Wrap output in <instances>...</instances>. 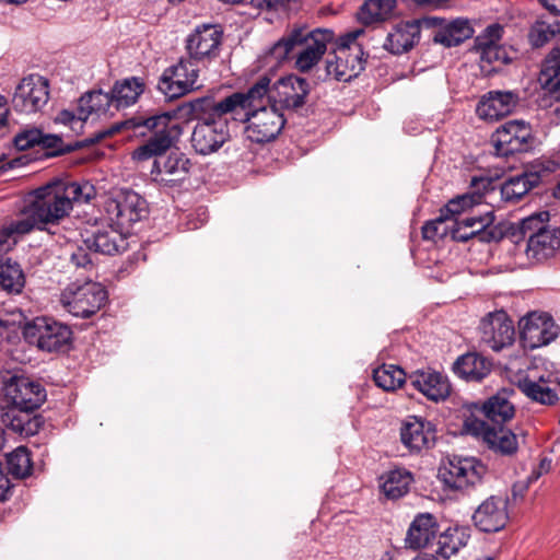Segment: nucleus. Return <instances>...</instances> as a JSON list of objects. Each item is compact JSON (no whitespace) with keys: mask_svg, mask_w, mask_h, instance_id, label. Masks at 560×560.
I'll return each mask as SVG.
<instances>
[{"mask_svg":"<svg viewBox=\"0 0 560 560\" xmlns=\"http://www.w3.org/2000/svg\"><path fill=\"white\" fill-rule=\"evenodd\" d=\"M96 189L90 182L55 180L31 191L21 210V217L12 221L9 234H26L33 230H46L68 217L74 206L90 203Z\"/></svg>","mask_w":560,"mask_h":560,"instance_id":"1","label":"nucleus"},{"mask_svg":"<svg viewBox=\"0 0 560 560\" xmlns=\"http://www.w3.org/2000/svg\"><path fill=\"white\" fill-rule=\"evenodd\" d=\"M176 116L177 112L171 110L133 120L135 128H144L151 133L149 139L133 151V160L145 161L155 158L151 170L153 180L168 186L186 179L191 167L190 160L183 152L173 151L164 155L178 142L183 133V127L176 120Z\"/></svg>","mask_w":560,"mask_h":560,"instance_id":"2","label":"nucleus"},{"mask_svg":"<svg viewBox=\"0 0 560 560\" xmlns=\"http://www.w3.org/2000/svg\"><path fill=\"white\" fill-rule=\"evenodd\" d=\"M332 39L330 30L308 32L306 28H295L271 47L270 55L281 61L298 49L295 67L301 72H307L319 61Z\"/></svg>","mask_w":560,"mask_h":560,"instance_id":"3","label":"nucleus"},{"mask_svg":"<svg viewBox=\"0 0 560 560\" xmlns=\"http://www.w3.org/2000/svg\"><path fill=\"white\" fill-rule=\"evenodd\" d=\"M362 34L363 30L358 28L341 35L336 40L334 51L326 59L325 69L317 71L318 80L334 79L348 82L364 70V52L361 45L357 43L358 37Z\"/></svg>","mask_w":560,"mask_h":560,"instance_id":"4","label":"nucleus"},{"mask_svg":"<svg viewBox=\"0 0 560 560\" xmlns=\"http://www.w3.org/2000/svg\"><path fill=\"white\" fill-rule=\"evenodd\" d=\"M201 101H217L211 96L200 97L190 103L191 113L198 122L191 133V145L200 155H209L217 152L230 140V130L226 115H217L206 109V105L198 106Z\"/></svg>","mask_w":560,"mask_h":560,"instance_id":"5","label":"nucleus"},{"mask_svg":"<svg viewBox=\"0 0 560 560\" xmlns=\"http://www.w3.org/2000/svg\"><path fill=\"white\" fill-rule=\"evenodd\" d=\"M271 79L264 74L246 91L234 92L219 101H201L198 106L206 105V109L217 115L246 116L247 112L262 107L264 98H269Z\"/></svg>","mask_w":560,"mask_h":560,"instance_id":"6","label":"nucleus"},{"mask_svg":"<svg viewBox=\"0 0 560 560\" xmlns=\"http://www.w3.org/2000/svg\"><path fill=\"white\" fill-rule=\"evenodd\" d=\"M23 334L30 345L46 352L65 350L72 339L69 326L45 316L34 318L25 326Z\"/></svg>","mask_w":560,"mask_h":560,"instance_id":"7","label":"nucleus"},{"mask_svg":"<svg viewBox=\"0 0 560 560\" xmlns=\"http://www.w3.org/2000/svg\"><path fill=\"white\" fill-rule=\"evenodd\" d=\"M106 299L104 287L93 281L83 284L70 283L60 295L62 306L73 316L82 318L97 313Z\"/></svg>","mask_w":560,"mask_h":560,"instance_id":"8","label":"nucleus"},{"mask_svg":"<svg viewBox=\"0 0 560 560\" xmlns=\"http://www.w3.org/2000/svg\"><path fill=\"white\" fill-rule=\"evenodd\" d=\"M232 119L246 122L245 135L255 143H267L275 140L284 127L283 114L276 105L259 107L246 113V116H231Z\"/></svg>","mask_w":560,"mask_h":560,"instance_id":"9","label":"nucleus"},{"mask_svg":"<svg viewBox=\"0 0 560 560\" xmlns=\"http://www.w3.org/2000/svg\"><path fill=\"white\" fill-rule=\"evenodd\" d=\"M199 71L192 60L182 58L176 65L163 71L158 89L168 100L179 98L201 86L198 82Z\"/></svg>","mask_w":560,"mask_h":560,"instance_id":"10","label":"nucleus"},{"mask_svg":"<svg viewBox=\"0 0 560 560\" xmlns=\"http://www.w3.org/2000/svg\"><path fill=\"white\" fill-rule=\"evenodd\" d=\"M487 469L474 457H453L439 469V478L452 490H466L482 479Z\"/></svg>","mask_w":560,"mask_h":560,"instance_id":"11","label":"nucleus"},{"mask_svg":"<svg viewBox=\"0 0 560 560\" xmlns=\"http://www.w3.org/2000/svg\"><path fill=\"white\" fill-rule=\"evenodd\" d=\"M46 399L45 388L24 375H12L3 382L2 402L7 407L37 409Z\"/></svg>","mask_w":560,"mask_h":560,"instance_id":"12","label":"nucleus"},{"mask_svg":"<svg viewBox=\"0 0 560 560\" xmlns=\"http://www.w3.org/2000/svg\"><path fill=\"white\" fill-rule=\"evenodd\" d=\"M491 142L499 156L527 152L533 144L530 126L524 120H509L497 128Z\"/></svg>","mask_w":560,"mask_h":560,"instance_id":"13","label":"nucleus"},{"mask_svg":"<svg viewBox=\"0 0 560 560\" xmlns=\"http://www.w3.org/2000/svg\"><path fill=\"white\" fill-rule=\"evenodd\" d=\"M105 210L109 220L121 231L129 230L148 215L147 201L132 190L122 191L107 200Z\"/></svg>","mask_w":560,"mask_h":560,"instance_id":"14","label":"nucleus"},{"mask_svg":"<svg viewBox=\"0 0 560 560\" xmlns=\"http://www.w3.org/2000/svg\"><path fill=\"white\" fill-rule=\"evenodd\" d=\"M520 339L525 348L536 349L552 342L559 335V326L545 312H530L518 322Z\"/></svg>","mask_w":560,"mask_h":560,"instance_id":"15","label":"nucleus"},{"mask_svg":"<svg viewBox=\"0 0 560 560\" xmlns=\"http://www.w3.org/2000/svg\"><path fill=\"white\" fill-rule=\"evenodd\" d=\"M465 427L470 434L481 439L497 454L512 456L518 450L516 434L504 424L491 425L479 419H468Z\"/></svg>","mask_w":560,"mask_h":560,"instance_id":"16","label":"nucleus"},{"mask_svg":"<svg viewBox=\"0 0 560 560\" xmlns=\"http://www.w3.org/2000/svg\"><path fill=\"white\" fill-rule=\"evenodd\" d=\"M49 100V82L39 74H30L21 80L12 97L14 110L32 114L40 110Z\"/></svg>","mask_w":560,"mask_h":560,"instance_id":"17","label":"nucleus"},{"mask_svg":"<svg viewBox=\"0 0 560 560\" xmlns=\"http://www.w3.org/2000/svg\"><path fill=\"white\" fill-rule=\"evenodd\" d=\"M223 30L218 24L197 26L186 40L188 59L196 65L207 63L219 56Z\"/></svg>","mask_w":560,"mask_h":560,"instance_id":"18","label":"nucleus"},{"mask_svg":"<svg viewBox=\"0 0 560 560\" xmlns=\"http://www.w3.org/2000/svg\"><path fill=\"white\" fill-rule=\"evenodd\" d=\"M480 340L493 351L510 347L515 339L512 319L504 311L487 314L480 322Z\"/></svg>","mask_w":560,"mask_h":560,"instance_id":"19","label":"nucleus"},{"mask_svg":"<svg viewBox=\"0 0 560 560\" xmlns=\"http://www.w3.org/2000/svg\"><path fill=\"white\" fill-rule=\"evenodd\" d=\"M494 215L487 212L483 215L465 217L453 222L452 240L467 242L478 240L482 243L499 241L501 232L493 225Z\"/></svg>","mask_w":560,"mask_h":560,"instance_id":"20","label":"nucleus"},{"mask_svg":"<svg viewBox=\"0 0 560 560\" xmlns=\"http://www.w3.org/2000/svg\"><path fill=\"white\" fill-rule=\"evenodd\" d=\"M439 23L441 21L435 16L400 22L388 33L384 48L394 55L407 52L419 42L422 27L435 28Z\"/></svg>","mask_w":560,"mask_h":560,"instance_id":"21","label":"nucleus"},{"mask_svg":"<svg viewBox=\"0 0 560 560\" xmlns=\"http://www.w3.org/2000/svg\"><path fill=\"white\" fill-rule=\"evenodd\" d=\"M471 518L480 532H500L509 521L508 501L502 497L491 495L478 505Z\"/></svg>","mask_w":560,"mask_h":560,"instance_id":"22","label":"nucleus"},{"mask_svg":"<svg viewBox=\"0 0 560 560\" xmlns=\"http://www.w3.org/2000/svg\"><path fill=\"white\" fill-rule=\"evenodd\" d=\"M400 441L411 453H419L434 445L435 431L429 421L408 417L400 427Z\"/></svg>","mask_w":560,"mask_h":560,"instance_id":"23","label":"nucleus"},{"mask_svg":"<svg viewBox=\"0 0 560 560\" xmlns=\"http://www.w3.org/2000/svg\"><path fill=\"white\" fill-rule=\"evenodd\" d=\"M410 385L432 401L445 400L451 394L446 375L431 370H417L409 375Z\"/></svg>","mask_w":560,"mask_h":560,"instance_id":"24","label":"nucleus"},{"mask_svg":"<svg viewBox=\"0 0 560 560\" xmlns=\"http://www.w3.org/2000/svg\"><path fill=\"white\" fill-rule=\"evenodd\" d=\"M518 103V95L512 91H490L477 106V115L488 121L510 115Z\"/></svg>","mask_w":560,"mask_h":560,"instance_id":"25","label":"nucleus"},{"mask_svg":"<svg viewBox=\"0 0 560 560\" xmlns=\"http://www.w3.org/2000/svg\"><path fill=\"white\" fill-rule=\"evenodd\" d=\"M560 250V229L551 230L527 240L525 255L529 264L536 265L553 258Z\"/></svg>","mask_w":560,"mask_h":560,"instance_id":"26","label":"nucleus"},{"mask_svg":"<svg viewBox=\"0 0 560 560\" xmlns=\"http://www.w3.org/2000/svg\"><path fill=\"white\" fill-rule=\"evenodd\" d=\"M35 409L19 407H2L1 421L3 425L20 435L31 436L36 434L43 425L39 416H32Z\"/></svg>","mask_w":560,"mask_h":560,"instance_id":"27","label":"nucleus"},{"mask_svg":"<svg viewBox=\"0 0 560 560\" xmlns=\"http://www.w3.org/2000/svg\"><path fill=\"white\" fill-rule=\"evenodd\" d=\"M550 382V375L527 374L517 380V388L532 401L551 406L558 400L557 393L547 384Z\"/></svg>","mask_w":560,"mask_h":560,"instance_id":"28","label":"nucleus"},{"mask_svg":"<svg viewBox=\"0 0 560 560\" xmlns=\"http://www.w3.org/2000/svg\"><path fill=\"white\" fill-rule=\"evenodd\" d=\"M492 363L485 357L468 352L459 357L453 366L457 376L467 382H480L491 372Z\"/></svg>","mask_w":560,"mask_h":560,"instance_id":"29","label":"nucleus"},{"mask_svg":"<svg viewBox=\"0 0 560 560\" xmlns=\"http://www.w3.org/2000/svg\"><path fill=\"white\" fill-rule=\"evenodd\" d=\"M438 524L430 513H421L415 517L406 536V544L411 549L427 547L435 537Z\"/></svg>","mask_w":560,"mask_h":560,"instance_id":"30","label":"nucleus"},{"mask_svg":"<svg viewBox=\"0 0 560 560\" xmlns=\"http://www.w3.org/2000/svg\"><path fill=\"white\" fill-rule=\"evenodd\" d=\"M439 20L441 23L435 26L438 30L434 31L433 40L445 47L458 46L474 34V30L467 20L457 19L447 23L442 19Z\"/></svg>","mask_w":560,"mask_h":560,"instance_id":"31","label":"nucleus"},{"mask_svg":"<svg viewBox=\"0 0 560 560\" xmlns=\"http://www.w3.org/2000/svg\"><path fill=\"white\" fill-rule=\"evenodd\" d=\"M491 179L488 177H472L470 180L474 192H468L458 196L450 200L441 211H444L452 220H458L456 215L471 208L475 205H479L482 200L481 190H487L491 186Z\"/></svg>","mask_w":560,"mask_h":560,"instance_id":"32","label":"nucleus"},{"mask_svg":"<svg viewBox=\"0 0 560 560\" xmlns=\"http://www.w3.org/2000/svg\"><path fill=\"white\" fill-rule=\"evenodd\" d=\"M539 84L552 98L560 100V45L546 56L538 78Z\"/></svg>","mask_w":560,"mask_h":560,"instance_id":"33","label":"nucleus"},{"mask_svg":"<svg viewBox=\"0 0 560 560\" xmlns=\"http://www.w3.org/2000/svg\"><path fill=\"white\" fill-rule=\"evenodd\" d=\"M278 84L282 89L281 102L287 108L296 109L305 104L306 96L310 93V83L307 80L291 74L281 78Z\"/></svg>","mask_w":560,"mask_h":560,"instance_id":"34","label":"nucleus"},{"mask_svg":"<svg viewBox=\"0 0 560 560\" xmlns=\"http://www.w3.org/2000/svg\"><path fill=\"white\" fill-rule=\"evenodd\" d=\"M486 417L485 422L491 425L504 424L514 417V405L509 400L505 392H500L488 398L481 407Z\"/></svg>","mask_w":560,"mask_h":560,"instance_id":"35","label":"nucleus"},{"mask_svg":"<svg viewBox=\"0 0 560 560\" xmlns=\"http://www.w3.org/2000/svg\"><path fill=\"white\" fill-rule=\"evenodd\" d=\"M397 0H365L358 12V20L364 25L382 23L392 19Z\"/></svg>","mask_w":560,"mask_h":560,"instance_id":"36","label":"nucleus"},{"mask_svg":"<svg viewBox=\"0 0 560 560\" xmlns=\"http://www.w3.org/2000/svg\"><path fill=\"white\" fill-rule=\"evenodd\" d=\"M143 91V81L139 78L132 77L117 81L110 93L116 108H120L135 104Z\"/></svg>","mask_w":560,"mask_h":560,"instance_id":"37","label":"nucleus"},{"mask_svg":"<svg viewBox=\"0 0 560 560\" xmlns=\"http://www.w3.org/2000/svg\"><path fill=\"white\" fill-rule=\"evenodd\" d=\"M113 104L110 92H103L102 90L90 91L80 97L78 110L81 118L88 119L92 114L98 116L107 114Z\"/></svg>","mask_w":560,"mask_h":560,"instance_id":"38","label":"nucleus"},{"mask_svg":"<svg viewBox=\"0 0 560 560\" xmlns=\"http://www.w3.org/2000/svg\"><path fill=\"white\" fill-rule=\"evenodd\" d=\"M86 247L89 249H93L96 253L113 255L122 247L125 240L121 234L116 230L103 229L97 230L91 237H88L85 241Z\"/></svg>","mask_w":560,"mask_h":560,"instance_id":"39","label":"nucleus"},{"mask_svg":"<svg viewBox=\"0 0 560 560\" xmlns=\"http://www.w3.org/2000/svg\"><path fill=\"white\" fill-rule=\"evenodd\" d=\"M469 538L470 534L467 528L450 527L439 537L438 553L444 559H450L467 545Z\"/></svg>","mask_w":560,"mask_h":560,"instance_id":"40","label":"nucleus"},{"mask_svg":"<svg viewBox=\"0 0 560 560\" xmlns=\"http://www.w3.org/2000/svg\"><path fill=\"white\" fill-rule=\"evenodd\" d=\"M538 183L535 174H521L506 179L501 186V197L506 202H517Z\"/></svg>","mask_w":560,"mask_h":560,"instance_id":"41","label":"nucleus"},{"mask_svg":"<svg viewBox=\"0 0 560 560\" xmlns=\"http://www.w3.org/2000/svg\"><path fill=\"white\" fill-rule=\"evenodd\" d=\"M381 490L388 499H399L408 491L412 482L411 474L406 469H394L382 477Z\"/></svg>","mask_w":560,"mask_h":560,"instance_id":"42","label":"nucleus"},{"mask_svg":"<svg viewBox=\"0 0 560 560\" xmlns=\"http://www.w3.org/2000/svg\"><path fill=\"white\" fill-rule=\"evenodd\" d=\"M25 285V276L21 266L8 258L0 261V287L8 293L19 294Z\"/></svg>","mask_w":560,"mask_h":560,"instance_id":"43","label":"nucleus"},{"mask_svg":"<svg viewBox=\"0 0 560 560\" xmlns=\"http://www.w3.org/2000/svg\"><path fill=\"white\" fill-rule=\"evenodd\" d=\"M375 385L385 392H394L406 382L405 371L395 364H383L373 371Z\"/></svg>","mask_w":560,"mask_h":560,"instance_id":"44","label":"nucleus"},{"mask_svg":"<svg viewBox=\"0 0 560 560\" xmlns=\"http://www.w3.org/2000/svg\"><path fill=\"white\" fill-rule=\"evenodd\" d=\"M7 464L9 472L18 479L28 477L33 469L30 452L25 446H19L8 454Z\"/></svg>","mask_w":560,"mask_h":560,"instance_id":"45","label":"nucleus"},{"mask_svg":"<svg viewBox=\"0 0 560 560\" xmlns=\"http://www.w3.org/2000/svg\"><path fill=\"white\" fill-rule=\"evenodd\" d=\"M556 35L560 36V22L548 23L542 20H537L529 28L528 40L533 47L539 48L546 45Z\"/></svg>","mask_w":560,"mask_h":560,"instance_id":"46","label":"nucleus"},{"mask_svg":"<svg viewBox=\"0 0 560 560\" xmlns=\"http://www.w3.org/2000/svg\"><path fill=\"white\" fill-rule=\"evenodd\" d=\"M444 211H440V215L431 221L425 222L422 226V236L428 241H436L452 236L453 222Z\"/></svg>","mask_w":560,"mask_h":560,"instance_id":"47","label":"nucleus"},{"mask_svg":"<svg viewBox=\"0 0 560 560\" xmlns=\"http://www.w3.org/2000/svg\"><path fill=\"white\" fill-rule=\"evenodd\" d=\"M504 27L499 23L488 25L476 38L472 50L479 56L501 44Z\"/></svg>","mask_w":560,"mask_h":560,"instance_id":"48","label":"nucleus"},{"mask_svg":"<svg viewBox=\"0 0 560 560\" xmlns=\"http://www.w3.org/2000/svg\"><path fill=\"white\" fill-rule=\"evenodd\" d=\"M550 215L548 211L536 212L525 219H523L520 223V231L524 237L529 240V236L537 235L538 233L547 232L551 230L548 225Z\"/></svg>","mask_w":560,"mask_h":560,"instance_id":"49","label":"nucleus"},{"mask_svg":"<svg viewBox=\"0 0 560 560\" xmlns=\"http://www.w3.org/2000/svg\"><path fill=\"white\" fill-rule=\"evenodd\" d=\"M515 57L516 51L512 47H508L502 44L491 48L490 50H486L481 56H479L481 62L492 65L493 69L512 62Z\"/></svg>","mask_w":560,"mask_h":560,"instance_id":"50","label":"nucleus"},{"mask_svg":"<svg viewBox=\"0 0 560 560\" xmlns=\"http://www.w3.org/2000/svg\"><path fill=\"white\" fill-rule=\"evenodd\" d=\"M40 131L37 128L24 129L14 137V145L18 150L24 151L34 147H38Z\"/></svg>","mask_w":560,"mask_h":560,"instance_id":"51","label":"nucleus"},{"mask_svg":"<svg viewBox=\"0 0 560 560\" xmlns=\"http://www.w3.org/2000/svg\"><path fill=\"white\" fill-rule=\"evenodd\" d=\"M62 139L56 135H44L40 131V139L38 142V147L45 150L44 154L46 156H56L63 152L62 149Z\"/></svg>","mask_w":560,"mask_h":560,"instance_id":"52","label":"nucleus"},{"mask_svg":"<svg viewBox=\"0 0 560 560\" xmlns=\"http://www.w3.org/2000/svg\"><path fill=\"white\" fill-rule=\"evenodd\" d=\"M79 115L75 116L70 110H61L55 118L56 122H60L63 125H69L73 130H77V128H82L83 121L86 119L81 118L80 112L78 110Z\"/></svg>","mask_w":560,"mask_h":560,"instance_id":"53","label":"nucleus"},{"mask_svg":"<svg viewBox=\"0 0 560 560\" xmlns=\"http://www.w3.org/2000/svg\"><path fill=\"white\" fill-rule=\"evenodd\" d=\"M70 261L77 268L92 269L93 262L85 248L79 247L71 254Z\"/></svg>","mask_w":560,"mask_h":560,"instance_id":"54","label":"nucleus"},{"mask_svg":"<svg viewBox=\"0 0 560 560\" xmlns=\"http://www.w3.org/2000/svg\"><path fill=\"white\" fill-rule=\"evenodd\" d=\"M551 14L560 15V0H539Z\"/></svg>","mask_w":560,"mask_h":560,"instance_id":"55","label":"nucleus"},{"mask_svg":"<svg viewBox=\"0 0 560 560\" xmlns=\"http://www.w3.org/2000/svg\"><path fill=\"white\" fill-rule=\"evenodd\" d=\"M119 128H120V127L117 125V126H114V127H112V128H109V129H105V130H103V131L98 132V133L96 135V137H95L94 139H92L91 141H92V142H98L100 140H102V139H104V138H106V137H108V136H110V135L115 133L116 131H118V130H119Z\"/></svg>","mask_w":560,"mask_h":560,"instance_id":"56","label":"nucleus"},{"mask_svg":"<svg viewBox=\"0 0 560 560\" xmlns=\"http://www.w3.org/2000/svg\"><path fill=\"white\" fill-rule=\"evenodd\" d=\"M9 109L3 102V98L0 97V129L7 125Z\"/></svg>","mask_w":560,"mask_h":560,"instance_id":"57","label":"nucleus"},{"mask_svg":"<svg viewBox=\"0 0 560 560\" xmlns=\"http://www.w3.org/2000/svg\"><path fill=\"white\" fill-rule=\"evenodd\" d=\"M277 0H252V4L258 9H270Z\"/></svg>","mask_w":560,"mask_h":560,"instance_id":"58","label":"nucleus"},{"mask_svg":"<svg viewBox=\"0 0 560 560\" xmlns=\"http://www.w3.org/2000/svg\"><path fill=\"white\" fill-rule=\"evenodd\" d=\"M541 476V471L540 470H537L536 468L532 471V474L528 476L527 478V482L528 485L537 481Z\"/></svg>","mask_w":560,"mask_h":560,"instance_id":"59","label":"nucleus"},{"mask_svg":"<svg viewBox=\"0 0 560 560\" xmlns=\"http://www.w3.org/2000/svg\"><path fill=\"white\" fill-rule=\"evenodd\" d=\"M549 467H550V462L542 459L536 469L540 470L541 475H542L549 470Z\"/></svg>","mask_w":560,"mask_h":560,"instance_id":"60","label":"nucleus"},{"mask_svg":"<svg viewBox=\"0 0 560 560\" xmlns=\"http://www.w3.org/2000/svg\"><path fill=\"white\" fill-rule=\"evenodd\" d=\"M413 560H439L435 556L429 553H422L417 556Z\"/></svg>","mask_w":560,"mask_h":560,"instance_id":"61","label":"nucleus"},{"mask_svg":"<svg viewBox=\"0 0 560 560\" xmlns=\"http://www.w3.org/2000/svg\"><path fill=\"white\" fill-rule=\"evenodd\" d=\"M14 324H15V320L10 322L8 319L0 318V326L1 327L7 328V327H10L11 325H14Z\"/></svg>","mask_w":560,"mask_h":560,"instance_id":"62","label":"nucleus"},{"mask_svg":"<svg viewBox=\"0 0 560 560\" xmlns=\"http://www.w3.org/2000/svg\"><path fill=\"white\" fill-rule=\"evenodd\" d=\"M4 430L0 427V450L4 446Z\"/></svg>","mask_w":560,"mask_h":560,"instance_id":"63","label":"nucleus"},{"mask_svg":"<svg viewBox=\"0 0 560 560\" xmlns=\"http://www.w3.org/2000/svg\"><path fill=\"white\" fill-rule=\"evenodd\" d=\"M553 195L556 198H560V182L557 184Z\"/></svg>","mask_w":560,"mask_h":560,"instance_id":"64","label":"nucleus"}]
</instances>
